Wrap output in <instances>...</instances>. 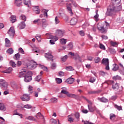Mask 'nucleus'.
<instances>
[{
    "label": "nucleus",
    "instance_id": "obj_1",
    "mask_svg": "<svg viewBox=\"0 0 124 124\" xmlns=\"http://www.w3.org/2000/svg\"><path fill=\"white\" fill-rule=\"evenodd\" d=\"M31 75H32V73H31V71H29L26 70H22V72H19L18 77H19V78L24 77V81H25L26 83H28L31 81Z\"/></svg>",
    "mask_w": 124,
    "mask_h": 124
},
{
    "label": "nucleus",
    "instance_id": "obj_2",
    "mask_svg": "<svg viewBox=\"0 0 124 124\" xmlns=\"http://www.w3.org/2000/svg\"><path fill=\"white\" fill-rule=\"evenodd\" d=\"M61 93L63 94H66L68 97H71L72 98H75V99H78V96L75 94L70 93L68 91H66L64 89H62L61 91Z\"/></svg>",
    "mask_w": 124,
    "mask_h": 124
},
{
    "label": "nucleus",
    "instance_id": "obj_3",
    "mask_svg": "<svg viewBox=\"0 0 124 124\" xmlns=\"http://www.w3.org/2000/svg\"><path fill=\"white\" fill-rule=\"evenodd\" d=\"M102 64L106 66V70H109L110 68L109 67V59L107 58H104L102 61Z\"/></svg>",
    "mask_w": 124,
    "mask_h": 124
},
{
    "label": "nucleus",
    "instance_id": "obj_4",
    "mask_svg": "<svg viewBox=\"0 0 124 124\" xmlns=\"http://www.w3.org/2000/svg\"><path fill=\"white\" fill-rule=\"evenodd\" d=\"M46 35L47 39H53L55 42L57 41V40H59V39L60 38L56 35L55 36H54L53 35H51V34L48 33H46Z\"/></svg>",
    "mask_w": 124,
    "mask_h": 124
},
{
    "label": "nucleus",
    "instance_id": "obj_5",
    "mask_svg": "<svg viewBox=\"0 0 124 124\" xmlns=\"http://www.w3.org/2000/svg\"><path fill=\"white\" fill-rule=\"evenodd\" d=\"M0 84L1 85V88L3 89V90H6L7 89V86H8V83L4 80V79H0Z\"/></svg>",
    "mask_w": 124,
    "mask_h": 124
},
{
    "label": "nucleus",
    "instance_id": "obj_6",
    "mask_svg": "<svg viewBox=\"0 0 124 124\" xmlns=\"http://www.w3.org/2000/svg\"><path fill=\"white\" fill-rule=\"evenodd\" d=\"M66 8L68 12L69 13L70 16H73L74 13L72 11V9H71V4L70 3H67L66 4Z\"/></svg>",
    "mask_w": 124,
    "mask_h": 124
},
{
    "label": "nucleus",
    "instance_id": "obj_7",
    "mask_svg": "<svg viewBox=\"0 0 124 124\" xmlns=\"http://www.w3.org/2000/svg\"><path fill=\"white\" fill-rule=\"evenodd\" d=\"M97 29L99 31H100L101 33H106L107 31V30L104 28V26L101 24H98Z\"/></svg>",
    "mask_w": 124,
    "mask_h": 124
},
{
    "label": "nucleus",
    "instance_id": "obj_8",
    "mask_svg": "<svg viewBox=\"0 0 124 124\" xmlns=\"http://www.w3.org/2000/svg\"><path fill=\"white\" fill-rule=\"evenodd\" d=\"M8 34L10 35L11 38H13V37H14V35H15V30H14V27H12L10 28L8 31Z\"/></svg>",
    "mask_w": 124,
    "mask_h": 124
},
{
    "label": "nucleus",
    "instance_id": "obj_9",
    "mask_svg": "<svg viewBox=\"0 0 124 124\" xmlns=\"http://www.w3.org/2000/svg\"><path fill=\"white\" fill-rule=\"evenodd\" d=\"M64 31L61 30H58L56 31V35L57 36H58L59 38H61V37H62L63 36V34L65 33Z\"/></svg>",
    "mask_w": 124,
    "mask_h": 124
},
{
    "label": "nucleus",
    "instance_id": "obj_10",
    "mask_svg": "<svg viewBox=\"0 0 124 124\" xmlns=\"http://www.w3.org/2000/svg\"><path fill=\"white\" fill-rule=\"evenodd\" d=\"M108 84L112 85V89H113V90H117L119 89V84L117 83H114V81L113 80H109L108 81Z\"/></svg>",
    "mask_w": 124,
    "mask_h": 124
},
{
    "label": "nucleus",
    "instance_id": "obj_11",
    "mask_svg": "<svg viewBox=\"0 0 124 124\" xmlns=\"http://www.w3.org/2000/svg\"><path fill=\"white\" fill-rule=\"evenodd\" d=\"M45 57L47 59V61H52V62L53 61V58H54V56H53L52 55V52H49L46 53Z\"/></svg>",
    "mask_w": 124,
    "mask_h": 124
},
{
    "label": "nucleus",
    "instance_id": "obj_12",
    "mask_svg": "<svg viewBox=\"0 0 124 124\" xmlns=\"http://www.w3.org/2000/svg\"><path fill=\"white\" fill-rule=\"evenodd\" d=\"M68 55H70L71 58L73 59V60L77 61V59H78V54L73 53L72 52H69L68 53Z\"/></svg>",
    "mask_w": 124,
    "mask_h": 124
},
{
    "label": "nucleus",
    "instance_id": "obj_13",
    "mask_svg": "<svg viewBox=\"0 0 124 124\" xmlns=\"http://www.w3.org/2000/svg\"><path fill=\"white\" fill-rule=\"evenodd\" d=\"M23 101H29L30 100V95L28 94H24L22 96L20 97Z\"/></svg>",
    "mask_w": 124,
    "mask_h": 124
},
{
    "label": "nucleus",
    "instance_id": "obj_14",
    "mask_svg": "<svg viewBox=\"0 0 124 124\" xmlns=\"http://www.w3.org/2000/svg\"><path fill=\"white\" fill-rule=\"evenodd\" d=\"M35 117L37 119V120H42L43 123H45V119H44V116H43V115L41 114V113H38Z\"/></svg>",
    "mask_w": 124,
    "mask_h": 124
},
{
    "label": "nucleus",
    "instance_id": "obj_15",
    "mask_svg": "<svg viewBox=\"0 0 124 124\" xmlns=\"http://www.w3.org/2000/svg\"><path fill=\"white\" fill-rule=\"evenodd\" d=\"M114 13H115V10L113 9H109L108 10L106 15L107 16H112L114 15Z\"/></svg>",
    "mask_w": 124,
    "mask_h": 124
},
{
    "label": "nucleus",
    "instance_id": "obj_16",
    "mask_svg": "<svg viewBox=\"0 0 124 124\" xmlns=\"http://www.w3.org/2000/svg\"><path fill=\"white\" fill-rule=\"evenodd\" d=\"M48 26V23H47V20L45 19H43L42 20V27L43 29H45Z\"/></svg>",
    "mask_w": 124,
    "mask_h": 124
},
{
    "label": "nucleus",
    "instance_id": "obj_17",
    "mask_svg": "<svg viewBox=\"0 0 124 124\" xmlns=\"http://www.w3.org/2000/svg\"><path fill=\"white\" fill-rule=\"evenodd\" d=\"M77 22H78V20L77 19V18L74 17L72 18L70 20V25L71 26H75V25L77 24Z\"/></svg>",
    "mask_w": 124,
    "mask_h": 124
},
{
    "label": "nucleus",
    "instance_id": "obj_18",
    "mask_svg": "<svg viewBox=\"0 0 124 124\" xmlns=\"http://www.w3.org/2000/svg\"><path fill=\"white\" fill-rule=\"evenodd\" d=\"M15 4L16 6L20 7L22 5V0H15Z\"/></svg>",
    "mask_w": 124,
    "mask_h": 124
},
{
    "label": "nucleus",
    "instance_id": "obj_19",
    "mask_svg": "<svg viewBox=\"0 0 124 124\" xmlns=\"http://www.w3.org/2000/svg\"><path fill=\"white\" fill-rule=\"evenodd\" d=\"M74 82V78H67L66 81H65V83H67V84H73V83Z\"/></svg>",
    "mask_w": 124,
    "mask_h": 124
},
{
    "label": "nucleus",
    "instance_id": "obj_20",
    "mask_svg": "<svg viewBox=\"0 0 124 124\" xmlns=\"http://www.w3.org/2000/svg\"><path fill=\"white\" fill-rule=\"evenodd\" d=\"M33 10L36 14H39V13H40V10L39 9V7L38 6H34Z\"/></svg>",
    "mask_w": 124,
    "mask_h": 124
},
{
    "label": "nucleus",
    "instance_id": "obj_21",
    "mask_svg": "<svg viewBox=\"0 0 124 124\" xmlns=\"http://www.w3.org/2000/svg\"><path fill=\"white\" fill-rule=\"evenodd\" d=\"M18 27L20 30H23V29H25L26 28V24L24 22H21L18 25Z\"/></svg>",
    "mask_w": 124,
    "mask_h": 124
},
{
    "label": "nucleus",
    "instance_id": "obj_22",
    "mask_svg": "<svg viewBox=\"0 0 124 124\" xmlns=\"http://www.w3.org/2000/svg\"><path fill=\"white\" fill-rule=\"evenodd\" d=\"M5 42L6 47H10L11 44L10 43V40L8 38L5 39Z\"/></svg>",
    "mask_w": 124,
    "mask_h": 124
},
{
    "label": "nucleus",
    "instance_id": "obj_23",
    "mask_svg": "<svg viewBox=\"0 0 124 124\" xmlns=\"http://www.w3.org/2000/svg\"><path fill=\"white\" fill-rule=\"evenodd\" d=\"M24 3L25 5H27L28 7H30L31 5V0H24Z\"/></svg>",
    "mask_w": 124,
    "mask_h": 124
},
{
    "label": "nucleus",
    "instance_id": "obj_24",
    "mask_svg": "<svg viewBox=\"0 0 124 124\" xmlns=\"http://www.w3.org/2000/svg\"><path fill=\"white\" fill-rule=\"evenodd\" d=\"M0 110L1 111H5L6 110V108H5V106L2 103H0Z\"/></svg>",
    "mask_w": 124,
    "mask_h": 124
},
{
    "label": "nucleus",
    "instance_id": "obj_25",
    "mask_svg": "<svg viewBox=\"0 0 124 124\" xmlns=\"http://www.w3.org/2000/svg\"><path fill=\"white\" fill-rule=\"evenodd\" d=\"M66 42H67V41L66 39L62 38L60 39V43L62 45H64L66 44Z\"/></svg>",
    "mask_w": 124,
    "mask_h": 124
},
{
    "label": "nucleus",
    "instance_id": "obj_26",
    "mask_svg": "<svg viewBox=\"0 0 124 124\" xmlns=\"http://www.w3.org/2000/svg\"><path fill=\"white\" fill-rule=\"evenodd\" d=\"M10 21L12 22V23H15V22L17 21V19H16V16H11Z\"/></svg>",
    "mask_w": 124,
    "mask_h": 124
},
{
    "label": "nucleus",
    "instance_id": "obj_27",
    "mask_svg": "<svg viewBox=\"0 0 124 124\" xmlns=\"http://www.w3.org/2000/svg\"><path fill=\"white\" fill-rule=\"evenodd\" d=\"M109 119L111 121H115V119H116V115L113 113H111L109 115Z\"/></svg>",
    "mask_w": 124,
    "mask_h": 124
},
{
    "label": "nucleus",
    "instance_id": "obj_28",
    "mask_svg": "<svg viewBox=\"0 0 124 124\" xmlns=\"http://www.w3.org/2000/svg\"><path fill=\"white\" fill-rule=\"evenodd\" d=\"M27 120H29V121H34V122H37L36 119L34 118L33 116H28L26 117Z\"/></svg>",
    "mask_w": 124,
    "mask_h": 124
},
{
    "label": "nucleus",
    "instance_id": "obj_29",
    "mask_svg": "<svg viewBox=\"0 0 124 124\" xmlns=\"http://www.w3.org/2000/svg\"><path fill=\"white\" fill-rule=\"evenodd\" d=\"M20 57H21V55H20V54L19 53H17V54H15L14 58L15 60L18 61L20 59Z\"/></svg>",
    "mask_w": 124,
    "mask_h": 124
},
{
    "label": "nucleus",
    "instance_id": "obj_30",
    "mask_svg": "<svg viewBox=\"0 0 124 124\" xmlns=\"http://www.w3.org/2000/svg\"><path fill=\"white\" fill-rule=\"evenodd\" d=\"M98 10H96L95 12V15L94 16V18L95 19V21H97V19H98V17H99V15H98Z\"/></svg>",
    "mask_w": 124,
    "mask_h": 124
},
{
    "label": "nucleus",
    "instance_id": "obj_31",
    "mask_svg": "<svg viewBox=\"0 0 124 124\" xmlns=\"http://www.w3.org/2000/svg\"><path fill=\"white\" fill-rule=\"evenodd\" d=\"M112 79L115 81H117V80H121L122 78H121V77H120L119 76L117 75L116 76L113 77Z\"/></svg>",
    "mask_w": 124,
    "mask_h": 124
},
{
    "label": "nucleus",
    "instance_id": "obj_32",
    "mask_svg": "<svg viewBox=\"0 0 124 124\" xmlns=\"http://www.w3.org/2000/svg\"><path fill=\"white\" fill-rule=\"evenodd\" d=\"M113 65V68H112V70H113V71H117V70L119 69V66H118V65L116 64H114Z\"/></svg>",
    "mask_w": 124,
    "mask_h": 124
},
{
    "label": "nucleus",
    "instance_id": "obj_33",
    "mask_svg": "<svg viewBox=\"0 0 124 124\" xmlns=\"http://www.w3.org/2000/svg\"><path fill=\"white\" fill-rule=\"evenodd\" d=\"M10 65L11 66H12V67H16L17 66L16 64L13 61L10 62Z\"/></svg>",
    "mask_w": 124,
    "mask_h": 124
},
{
    "label": "nucleus",
    "instance_id": "obj_34",
    "mask_svg": "<svg viewBox=\"0 0 124 124\" xmlns=\"http://www.w3.org/2000/svg\"><path fill=\"white\" fill-rule=\"evenodd\" d=\"M13 52H14V51L12 48H10L7 50V53L10 55H12V54H13Z\"/></svg>",
    "mask_w": 124,
    "mask_h": 124
},
{
    "label": "nucleus",
    "instance_id": "obj_35",
    "mask_svg": "<svg viewBox=\"0 0 124 124\" xmlns=\"http://www.w3.org/2000/svg\"><path fill=\"white\" fill-rule=\"evenodd\" d=\"M41 75H38V76H37L35 78L34 80L35 81H37V82H39L41 79Z\"/></svg>",
    "mask_w": 124,
    "mask_h": 124
},
{
    "label": "nucleus",
    "instance_id": "obj_36",
    "mask_svg": "<svg viewBox=\"0 0 124 124\" xmlns=\"http://www.w3.org/2000/svg\"><path fill=\"white\" fill-rule=\"evenodd\" d=\"M36 63H35L34 64H31L29 66V68H30L31 69H34V68L36 67Z\"/></svg>",
    "mask_w": 124,
    "mask_h": 124
},
{
    "label": "nucleus",
    "instance_id": "obj_37",
    "mask_svg": "<svg viewBox=\"0 0 124 124\" xmlns=\"http://www.w3.org/2000/svg\"><path fill=\"white\" fill-rule=\"evenodd\" d=\"M59 13L60 16H62V14H64V10L63 9H60Z\"/></svg>",
    "mask_w": 124,
    "mask_h": 124
},
{
    "label": "nucleus",
    "instance_id": "obj_38",
    "mask_svg": "<svg viewBox=\"0 0 124 124\" xmlns=\"http://www.w3.org/2000/svg\"><path fill=\"white\" fill-rule=\"evenodd\" d=\"M28 92L30 93H32L33 92V89L32 88V87H31V85L29 86L28 88Z\"/></svg>",
    "mask_w": 124,
    "mask_h": 124
},
{
    "label": "nucleus",
    "instance_id": "obj_39",
    "mask_svg": "<svg viewBox=\"0 0 124 124\" xmlns=\"http://www.w3.org/2000/svg\"><path fill=\"white\" fill-rule=\"evenodd\" d=\"M99 48H101V50H106V48L105 47V46L101 43L99 44Z\"/></svg>",
    "mask_w": 124,
    "mask_h": 124
},
{
    "label": "nucleus",
    "instance_id": "obj_40",
    "mask_svg": "<svg viewBox=\"0 0 124 124\" xmlns=\"http://www.w3.org/2000/svg\"><path fill=\"white\" fill-rule=\"evenodd\" d=\"M67 59H68V56H67V55H65L61 58V61L64 62Z\"/></svg>",
    "mask_w": 124,
    "mask_h": 124
},
{
    "label": "nucleus",
    "instance_id": "obj_41",
    "mask_svg": "<svg viewBox=\"0 0 124 124\" xmlns=\"http://www.w3.org/2000/svg\"><path fill=\"white\" fill-rule=\"evenodd\" d=\"M20 19H22V20H23V21H26L27 20V16H26L24 15H21L20 16Z\"/></svg>",
    "mask_w": 124,
    "mask_h": 124
},
{
    "label": "nucleus",
    "instance_id": "obj_42",
    "mask_svg": "<svg viewBox=\"0 0 124 124\" xmlns=\"http://www.w3.org/2000/svg\"><path fill=\"white\" fill-rule=\"evenodd\" d=\"M88 107L90 112H93V111H94L93 108L92 106L88 105Z\"/></svg>",
    "mask_w": 124,
    "mask_h": 124
},
{
    "label": "nucleus",
    "instance_id": "obj_43",
    "mask_svg": "<svg viewBox=\"0 0 124 124\" xmlns=\"http://www.w3.org/2000/svg\"><path fill=\"white\" fill-rule=\"evenodd\" d=\"M100 101L101 102H107L108 100L104 97L99 98Z\"/></svg>",
    "mask_w": 124,
    "mask_h": 124
},
{
    "label": "nucleus",
    "instance_id": "obj_44",
    "mask_svg": "<svg viewBox=\"0 0 124 124\" xmlns=\"http://www.w3.org/2000/svg\"><path fill=\"white\" fill-rule=\"evenodd\" d=\"M35 38H36L37 40L39 42H40V41H41V36H40V35L37 34L35 36Z\"/></svg>",
    "mask_w": 124,
    "mask_h": 124
},
{
    "label": "nucleus",
    "instance_id": "obj_45",
    "mask_svg": "<svg viewBox=\"0 0 124 124\" xmlns=\"http://www.w3.org/2000/svg\"><path fill=\"white\" fill-rule=\"evenodd\" d=\"M48 11H47V10H45V9H44L43 10V13L44 14V16H45L46 17H48Z\"/></svg>",
    "mask_w": 124,
    "mask_h": 124
},
{
    "label": "nucleus",
    "instance_id": "obj_46",
    "mask_svg": "<svg viewBox=\"0 0 124 124\" xmlns=\"http://www.w3.org/2000/svg\"><path fill=\"white\" fill-rule=\"evenodd\" d=\"M56 81L57 84H61L62 82V78H56Z\"/></svg>",
    "mask_w": 124,
    "mask_h": 124
},
{
    "label": "nucleus",
    "instance_id": "obj_47",
    "mask_svg": "<svg viewBox=\"0 0 124 124\" xmlns=\"http://www.w3.org/2000/svg\"><path fill=\"white\" fill-rule=\"evenodd\" d=\"M100 62V58L96 57L94 59V62L95 63H98Z\"/></svg>",
    "mask_w": 124,
    "mask_h": 124
},
{
    "label": "nucleus",
    "instance_id": "obj_48",
    "mask_svg": "<svg viewBox=\"0 0 124 124\" xmlns=\"http://www.w3.org/2000/svg\"><path fill=\"white\" fill-rule=\"evenodd\" d=\"M68 122H69V123H73V121L74 119H73V118L71 117V116L69 115L68 116Z\"/></svg>",
    "mask_w": 124,
    "mask_h": 124
},
{
    "label": "nucleus",
    "instance_id": "obj_49",
    "mask_svg": "<svg viewBox=\"0 0 124 124\" xmlns=\"http://www.w3.org/2000/svg\"><path fill=\"white\" fill-rule=\"evenodd\" d=\"M67 47L70 49L71 50L72 48H73V44L72 43H70L68 45H67Z\"/></svg>",
    "mask_w": 124,
    "mask_h": 124
},
{
    "label": "nucleus",
    "instance_id": "obj_50",
    "mask_svg": "<svg viewBox=\"0 0 124 124\" xmlns=\"http://www.w3.org/2000/svg\"><path fill=\"white\" fill-rule=\"evenodd\" d=\"M50 101L53 103H56V102H58V99L56 98H52L50 99Z\"/></svg>",
    "mask_w": 124,
    "mask_h": 124
},
{
    "label": "nucleus",
    "instance_id": "obj_51",
    "mask_svg": "<svg viewBox=\"0 0 124 124\" xmlns=\"http://www.w3.org/2000/svg\"><path fill=\"white\" fill-rule=\"evenodd\" d=\"M33 23H34V24H38V25H40V24H41L40 22V19H38L34 20Z\"/></svg>",
    "mask_w": 124,
    "mask_h": 124
},
{
    "label": "nucleus",
    "instance_id": "obj_52",
    "mask_svg": "<svg viewBox=\"0 0 124 124\" xmlns=\"http://www.w3.org/2000/svg\"><path fill=\"white\" fill-rule=\"evenodd\" d=\"M55 21L56 25H58V24L60 23V19H59V17L58 16L55 17Z\"/></svg>",
    "mask_w": 124,
    "mask_h": 124
},
{
    "label": "nucleus",
    "instance_id": "obj_53",
    "mask_svg": "<svg viewBox=\"0 0 124 124\" xmlns=\"http://www.w3.org/2000/svg\"><path fill=\"white\" fill-rule=\"evenodd\" d=\"M115 4H120L121 0H113Z\"/></svg>",
    "mask_w": 124,
    "mask_h": 124
},
{
    "label": "nucleus",
    "instance_id": "obj_54",
    "mask_svg": "<svg viewBox=\"0 0 124 124\" xmlns=\"http://www.w3.org/2000/svg\"><path fill=\"white\" fill-rule=\"evenodd\" d=\"M65 69L66 70H68V71H70V70H73V68H72V66H66L65 67Z\"/></svg>",
    "mask_w": 124,
    "mask_h": 124
},
{
    "label": "nucleus",
    "instance_id": "obj_55",
    "mask_svg": "<svg viewBox=\"0 0 124 124\" xmlns=\"http://www.w3.org/2000/svg\"><path fill=\"white\" fill-rule=\"evenodd\" d=\"M99 91H90L89 92V93L90 94H93L94 93H98Z\"/></svg>",
    "mask_w": 124,
    "mask_h": 124
},
{
    "label": "nucleus",
    "instance_id": "obj_56",
    "mask_svg": "<svg viewBox=\"0 0 124 124\" xmlns=\"http://www.w3.org/2000/svg\"><path fill=\"white\" fill-rule=\"evenodd\" d=\"M14 115H17V116H19V117H20L21 119H23V114H20L16 111V112L14 113Z\"/></svg>",
    "mask_w": 124,
    "mask_h": 124
},
{
    "label": "nucleus",
    "instance_id": "obj_57",
    "mask_svg": "<svg viewBox=\"0 0 124 124\" xmlns=\"http://www.w3.org/2000/svg\"><path fill=\"white\" fill-rule=\"evenodd\" d=\"M59 75L60 77H62V76H64V72L62 71H60L59 72Z\"/></svg>",
    "mask_w": 124,
    "mask_h": 124
},
{
    "label": "nucleus",
    "instance_id": "obj_58",
    "mask_svg": "<svg viewBox=\"0 0 124 124\" xmlns=\"http://www.w3.org/2000/svg\"><path fill=\"white\" fill-rule=\"evenodd\" d=\"M24 108H26V109H31V106L29 104H27L24 106Z\"/></svg>",
    "mask_w": 124,
    "mask_h": 124
},
{
    "label": "nucleus",
    "instance_id": "obj_59",
    "mask_svg": "<svg viewBox=\"0 0 124 124\" xmlns=\"http://www.w3.org/2000/svg\"><path fill=\"white\" fill-rule=\"evenodd\" d=\"M110 44L111 46L114 47V46H116V45H117V42H114L113 41H111Z\"/></svg>",
    "mask_w": 124,
    "mask_h": 124
},
{
    "label": "nucleus",
    "instance_id": "obj_60",
    "mask_svg": "<svg viewBox=\"0 0 124 124\" xmlns=\"http://www.w3.org/2000/svg\"><path fill=\"white\" fill-rule=\"evenodd\" d=\"M50 122L52 123L53 124H57V120L54 119H51L50 120Z\"/></svg>",
    "mask_w": 124,
    "mask_h": 124
},
{
    "label": "nucleus",
    "instance_id": "obj_61",
    "mask_svg": "<svg viewBox=\"0 0 124 124\" xmlns=\"http://www.w3.org/2000/svg\"><path fill=\"white\" fill-rule=\"evenodd\" d=\"M90 82L91 83H93L95 82V79H94V78H91L90 79Z\"/></svg>",
    "mask_w": 124,
    "mask_h": 124
},
{
    "label": "nucleus",
    "instance_id": "obj_62",
    "mask_svg": "<svg viewBox=\"0 0 124 124\" xmlns=\"http://www.w3.org/2000/svg\"><path fill=\"white\" fill-rule=\"evenodd\" d=\"M22 65V62L18 61L16 63V66H21Z\"/></svg>",
    "mask_w": 124,
    "mask_h": 124
},
{
    "label": "nucleus",
    "instance_id": "obj_63",
    "mask_svg": "<svg viewBox=\"0 0 124 124\" xmlns=\"http://www.w3.org/2000/svg\"><path fill=\"white\" fill-rule=\"evenodd\" d=\"M79 34L80 35H81V36H84L85 35V32H84V31H79Z\"/></svg>",
    "mask_w": 124,
    "mask_h": 124
},
{
    "label": "nucleus",
    "instance_id": "obj_64",
    "mask_svg": "<svg viewBox=\"0 0 124 124\" xmlns=\"http://www.w3.org/2000/svg\"><path fill=\"white\" fill-rule=\"evenodd\" d=\"M84 124H94L92 122H90L89 121H84Z\"/></svg>",
    "mask_w": 124,
    "mask_h": 124
}]
</instances>
